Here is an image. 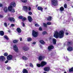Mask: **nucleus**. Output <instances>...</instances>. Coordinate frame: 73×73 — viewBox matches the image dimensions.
<instances>
[{
	"label": "nucleus",
	"mask_w": 73,
	"mask_h": 73,
	"mask_svg": "<svg viewBox=\"0 0 73 73\" xmlns=\"http://www.w3.org/2000/svg\"><path fill=\"white\" fill-rule=\"evenodd\" d=\"M64 31L63 30L60 31L59 33L58 31H56L54 35V36L56 38H58V37L60 38H62L64 37Z\"/></svg>",
	"instance_id": "f257e3e1"
},
{
	"label": "nucleus",
	"mask_w": 73,
	"mask_h": 73,
	"mask_svg": "<svg viewBox=\"0 0 73 73\" xmlns=\"http://www.w3.org/2000/svg\"><path fill=\"white\" fill-rule=\"evenodd\" d=\"M16 5L15 2H13L10 3V6L8 7V10L10 12L11 11L12 13L15 12V11L13 9H12L13 7H15Z\"/></svg>",
	"instance_id": "f03ea898"
},
{
	"label": "nucleus",
	"mask_w": 73,
	"mask_h": 73,
	"mask_svg": "<svg viewBox=\"0 0 73 73\" xmlns=\"http://www.w3.org/2000/svg\"><path fill=\"white\" fill-rule=\"evenodd\" d=\"M51 4L54 7H56L58 5V1L57 0H51Z\"/></svg>",
	"instance_id": "7ed1b4c3"
},
{
	"label": "nucleus",
	"mask_w": 73,
	"mask_h": 73,
	"mask_svg": "<svg viewBox=\"0 0 73 73\" xmlns=\"http://www.w3.org/2000/svg\"><path fill=\"white\" fill-rule=\"evenodd\" d=\"M38 33L34 30H33L32 31V35L34 37H37L38 36Z\"/></svg>",
	"instance_id": "20e7f679"
},
{
	"label": "nucleus",
	"mask_w": 73,
	"mask_h": 73,
	"mask_svg": "<svg viewBox=\"0 0 73 73\" xmlns=\"http://www.w3.org/2000/svg\"><path fill=\"white\" fill-rule=\"evenodd\" d=\"M13 49L15 52H18L19 49L17 47V46L15 44L13 46Z\"/></svg>",
	"instance_id": "39448f33"
},
{
	"label": "nucleus",
	"mask_w": 73,
	"mask_h": 73,
	"mask_svg": "<svg viewBox=\"0 0 73 73\" xmlns=\"http://www.w3.org/2000/svg\"><path fill=\"white\" fill-rule=\"evenodd\" d=\"M13 58V56L12 55H8L7 57V60L8 61H10L12 60Z\"/></svg>",
	"instance_id": "423d86ee"
},
{
	"label": "nucleus",
	"mask_w": 73,
	"mask_h": 73,
	"mask_svg": "<svg viewBox=\"0 0 73 73\" xmlns=\"http://www.w3.org/2000/svg\"><path fill=\"white\" fill-rule=\"evenodd\" d=\"M50 70V68L49 66L46 67L44 68V70L45 72H49Z\"/></svg>",
	"instance_id": "0eeeda50"
},
{
	"label": "nucleus",
	"mask_w": 73,
	"mask_h": 73,
	"mask_svg": "<svg viewBox=\"0 0 73 73\" xmlns=\"http://www.w3.org/2000/svg\"><path fill=\"white\" fill-rule=\"evenodd\" d=\"M54 49V46L52 45H49L48 47V50L49 51H50L51 50H52Z\"/></svg>",
	"instance_id": "6e6552de"
},
{
	"label": "nucleus",
	"mask_w": 73,
	"mask_h": 73,
	"mask_svg": "<svg viewBox=\"0 0 73 73\" xmlns=\"http://www.w3.org/2000/svg\"><path fill=\"white\" fill-rule=\"evenodd\" d=\"M44 58H45V56L43 55H41L39 56L38 60L39 61H42Z\"/></svg>",
	"instance_id": "1a4fd4ad"
},
{
	"label": "nucleus",
	"mask_w": 73,
	"mask_h": 73,
	"mask_svg": "<svg viewBox=\"0 0 73 73\" xmlns=\"http://www.w3.org/2000/svg\"><path fill=\"white\" fill-rule=\"evenodd\" d=\"M5 59V58L4 56H0V61L3 62V61H4Z\"/></svg>",
	"instance_id": "9d476101"
},
{
	"label": "nucleus",
	"mask_w": 73,
	"mask_h": 73,
	"mask_svg": "<svg viewBox=\"0 0 73 73\" xmlns=\"http://www.w3.org/2000/svg\"><path fill=\"white\" fill-rule=\"evenodd\" d=\"M40 64H41V67H42L46 65L47 64V63L45 61H42L40 63Z\"/></svg>",
	"instance_id": "9b49d317"
},
{
	"label": "nucleus",
	"mask_w": 73,
	"mask_h": 73,
	"mask_svg": "<svg viewBox=\"0 0 73 73\" xmlns=\"http://www.w3.org/2000/svg\"><path fill=\"white\" fill-rule=\"evenodd\" d=\"M8 19L11 22H12V21H13V22H14V21H15V19L13 17H9V18H8Z\"/></svg>",
	"instance_id": "f8f14e48"
},
{
	"label": "nucleus",
	"mask_w": 73,
	"mask_h": 73,
	"mask_svg": "<svg viewBox=\"0 0 73 73\" xmlns=\"http://www.w3.org/2000/svg\"><path fill=\"white\" fill-rule=\"evenodd\" d=\"M23 9L25 12H28V7L26 6H24L23 7Z\"/></svg>",
	"instance_id": "ddd939ff"
},
{
	"label": "nucleus",
	"mask_w": 73,
	"mask_h": 73,
	"mask_svg": "<svg viewBox=\"0 0 73 73\" xmlns=\"http://www.w3.org/2000/svg\"><path fill=\"white\" fill-rule=\"evenodd\" d=\"M67 50L70 52L73 51V47L70 46H69L67 48Z\"/></svg>",
	"instance_id": "4468645a"
},
{
	"label": "nucleus",
	"mask_w": 73,
	"mask_h": 73,
	"mask_svg": "<svg viewBox=\"0 0 73 73\" xmlns=\"http://www.w3.org/2000/svg\"><path fill=\"white\" fill-rule=\"evenodd\" d=\"M29 48L26 46H25L23 47V49L24 51H27L29 50Z\"/></svg>",
	"instance_id": "2eb2a0df"
},
{
	"label": "nucleus",
	"mask_w": 73,
	"mask_h": 73,
	"mask_svg": "<svg viewBox=\"0 0 73 73\" xmlns=\"http://www.w3.org/2000/svg\"><path fill=\"white\" fill-rule=\"evenodd\" d=\"M28 19L29 21V22H32V21L33 20L32 17L31 16H29L28 17Z\"/></svg>",
	"instance_id": "dca6fc26"
},
{
	"label": "nucleus",
	"mask_w": 73,
	"mask_h": 73,
	"mask_svg": "<svg viewBox=\"0 0 73 73\" xmlns=\"http://www.w3.org/2000/svg\"><path fill=\"white\" fill-rule=\"evenodd\" d=\"M37 9L39 11H41V12H42L43 11V8H42L41 7L38 6Z\"/></svg>",
	"instance_id": "f3484780"
},
{
	"label": "nucleus",
	"mask_w": 73,
	"mask_h": 73,
	"mask_svg": "<svg viewBox=\"0 0 73 73\" xmlns=\"http://www.w3.org/2000/svg\"><path fill=\"white\" fill-rule=\"evenodd\" d=\"M22 72L23 73H29L28 71L26 69L24 68Z\"/></svg>",
	"instance_id": "a211bd4d"
},
{
	"label": "nucleus",
	"mask_w": 73,
	"mask_h": 73,
	"mask_svg": "<svg viewBox=\"0 0 73 73\" xmlns=\"http://www.w3.org/2000/svg\"><path fill=\"white\" fill-rule=\"evenodd\" d=\"M17 31L18 33H20L21 32V30L20 28H17Z\"/></svg>",
	"instance_id": "6ab92c4d"
},
{
	"label": "nucleus",
	"mask_w": 73,
	"mask_h": 73,
	"mask_svg": "<svg viewBox=\"0 0 73 73\" xmlns=\"http://www.w3.org/2000/svg\"><path fill=\"white\" fill-rule=\"evenodd\" d=\"M52 42L54 45H55L56 44V39L54 38H53Z\"/></svg>",
	"instance_id": "aec40b11"
},
{
	"label": "nucleus",
	"mask_w": 73,
	"mask_h": 73,
	"mask_svg": "<svg viewBox=\"0 0 73 73\" xmlns=\"http://www.w3.org/2000/svg\"><path fill=\"white\" fill-rule=\"evenodd\" d=\"M52 17L51 16H49L46 19L47 21H50L52 20Z\"/></svg>",
	"instance_id": "412c9836"
},
{
	"label": "nucleus",
	"mask_w": 73,
	"mask_h": 73,
	"mask_svg": "<svg viewBox=\"0 0 73 73\" xmlns=\"http://www.w3.org/2000/svg\"><path fill=\"white\" fill-rule=\"evenodd\" d=\"M39 42L40 43H41V44H42V45H44V44H45V42L43 40H39Z\"/></svg>",
	"instance_id": "4be33fe9"
},
{
	"label": "nucleus",
	"mask_w": 73,
	"mask_h": 73,
	"mask_svg": "<svg viewBox=\"0 0 73 73\" xmlns=\"http://www.w3.org/2000/svg\"><path fill=\"white\" fill-rule=\"evenodd\" d=\"M0 35L1 36H3L4 35V32L3 31H0Z\"/></svg>",
	"instance_id": "5701e85b"
},
{
	"label": "nucleus",
	"mask_w": 73,
	"mask_h": 73,
	"mask_svg": "<svg viewBox=\"0 0 73 73\" xmlns=\"http://www.w3.org/2000/svg\"><path fill=\"white\" fill-rule=\"evenodd\" d=\"M3 10L5 13H7L8 12V9H7V7H4Z\"/></svg>",
	"instance_id": "b1692460"
},
{
	"label": "nucleus",
	"mask_w": 73,
	"mask_h": 73,
	"mask_svg": "<svg viewBox=\"0 0 73 73\" xmlns=\"http://www.w3.org/2000/svg\"><path fill=\"white\" fill-rule=\"evenodd\" d=\"M69 72L70 73V72H73V67H72L69 69Z\"/></svg>",
	"instance_id": "393cba45"
},
{
	"label": "nucleus",
	"mask_w": 73,
	"mask_h": 73,
	"mask_svg": "<svg viewBox=\"0 0 73 73\" xmlns=\"http://www.w3.org/2000/svg\"><path fill=\"white\" fill-rule=\"evenodd\" d=\"M60 11H64V8L63 7H62L60 8Z\"/></svg>",
	"instance_id": "a878e982"
},
{
	"label": "nucleus",
	"mask_w": 73,
	"mask_h": 73,
	"mask_svg": "<svg viewBox=\"0 0 73 73\" xmlns=\"http://www.w3.org/2000/svg\"><path fill=\"white\" fill-rule=\"evenodd\" d=\"M13 42L14 44H16V43L18 42V40H13Z\"/></svg>",
	"instance_id": "bb28decb"
},
{
	"label": "nucleus",
	"mask_w": 73,
	"mask_h": 73,
	"mask_svg": "<svg viewBox=\"0 0 73 73\" xmlns=\"http://www.w3.org/2000/svg\"><path fill=\"white\" fill-rule=\"evenodd\" d=\"M22 59L26 61V60H28V58L25 56H23L22 57Z\"/></svg>",
	"instance_id": "cd10ccee"
},
{
	"label": "nucleus",
	"mask_w": 73,
	"mask_h": 73,
	"mask_svg": "<svg viewBox=\"0 0 73 73\" xmlns=\"http://www.w3.org/2000/svg\"><path fill=\"white\" fill-rule=\"evenodd\" d=\"M42 35H48V33H47V32L46 31H44L42 32Z\"/></svg>",
	"instance_id": "c85d7f7f"
},
{
	"label": "nucleus",
	"mask_w": 73,
	"mask_h": 73,
	"mask_svg": "<svg viewBox=\"0 0 73 73\" xmlns=\"http://www.w3.org/2000/svg\"><path fill=\"white\" fill-rule=\"evenodd\" d=\"M23 3H27V0H21Z\"/></svg>",
	"instance_id": "c756f323"
},
{
	"label": "nucleus",
	"mask_w": 73,
	"mask_h": 73,
	"mask_svg": "<svg viewBox=\"0 0 73 73\" xmlns=\"http://www.w3.org/2000/svg\"><path fill=\"white\" fill-rule=\"evenodd\" d=\"M8 55V53L7 52H5L4 54V56L5 57L7 56Z\"/></svg>",
	"instance_id": "7c9ffc66"
},
{
	"label": "nucleus",
	"mask_w": 73,
	"mask_h": 73,
	"mask_svg": "<svg viewBox=\"0 0 73 73\" xmlns=\"http://www.w3.org/2000/svg\"><path fill=\"white\" fill-rule=\"evenodd\" d=\"M28 41H31L32 40V38H31L29 37L27 39Z\"/></svg>",
	"instance_id": "2f4dec72"
},
{
	"label": "nucleus",
	"mask_w": 73,
	"mask_h": 73,
	"mask_svg": "<svg viewBox=\"0 0 73 73\" xmlns=\"http://www.w3.org/2000/svg\"><path fill=\"white\" fill-rule=\"evenodd\" d=\"M25 20H27V18L25 17H24L23 19H22V21L24 22V21H25Z\"/></svg>",
	"instance_id": "473e14b6"
},
{
	"label": "nucleus",
	"mask_w": 73,
	"mask_h": 73,
	"mask_svg": "<svg viewBox=\"0 0 73 73\" xmlns=\"http://www.w3.org/2000/svg\"><path fill=\"white\" fill-rule=\"evenodd\" d=\"M4 37L5 38V39H6V40H9V38L8 37V36L6 35H4Z\"/></svg>",
	"instance_id": "72a5a7b5"
},
{
	"label": "nucleus",
	"mask_w": 73,
	"mask_h": 73,
	"mask_svg": "<svg viewBox=\"0 0 73 73\" xmlns=\"http://www.w3.org/2000/svg\"><path fill=\"white\" fill-rule=\"evenodd\" d=\"M23 16H20L19 17V19H21V20L23 19Z\"/></svg>",
	"instance_id": "f704fd0d"
},
{
	"label": "nucleus",
	"mask_w": 73,
	"mask_h": 73,
	"mask_svg": "<svg viewBox=\"0 0 73 73\" xmlns=\"http://www.w3.org/2000/svg\"><path fill=\"white\" fill-rule=\"evenodd\" d=\"M36 66L38 67V68H40L41 66V64H36Z\"/></svg>",
	"instance_id": "c9c22d12"
},
{
	"label": "nucleus",
	"mask_w": 73,
	"mask_h": 73,
	"mask_svg": "<svg viewBox=\"0 0 73 73\" xmlns=\"http://www.w3.org/2000/svg\"><path fill=\"white\" fill-rule=\"evenodd\" d=\"M43 26L44 27H45L46 28L47 27V25H46V24L45 23H43Z\"/></svg>",
	"instance_id": "e433bc0d"
},
{
	"label": "nucleus",
	"mask_w": 73,
	"mask_h": 73,
	"mask_svg": "<svg viewBox=\"0 0 73 73\" xmlns=\"http://www.w3.org/2000/svg\"><path fill=\"white\" fill-rule=\"evenodd\" d=\"M51 24H52V23H51V22H48L47 23V24L48 25H51Z\"/></svg>",
	"instance_id": "4c0bfd02"
},
{
	"label": "nucleus",
	"mask_w": 73,
	"mask_h": 73,
	"mask_svg": "<svg viewBox=\"0 0 73 73\" xmlns=\"http://www.w3.org/2000/svg\"><path fill=\"white\" fill-rule=\"evenodd\" d=\"M35 27H39L40 26V25H39L37 23H36L35 24Z\"/></svg>",
	"instance_id": "58836bf2"
},
{
	"label": "nucleus",
	"mask_w": 73,
	"mask_h": 73,
	"mask_svg": "<svg viewBox=\"0 0 73 73\" xmlns=\"http://www.w3.org/2000/svg\"><path fill=\"white\" fill-rule=\"evenodd\" d=\"M30 66H31V68H33V64H32L31 63H30Z\"/></svg>",
	"instance_id": "ea45409f"
},
{
	"label": "nucleus",
	"mask_w": 73,
	"mask_h": 73,
	"mask_svg": "<svg viewBox=\"0 0 73 73\" xmlns=\"http://www.w3.org/2000/svg\"><path fill=\"white\" fill-rule=\"evenodd\" d=\"M67 45H68L70 46L71 45V42H67Z\"/></svg>",
	"instance_id": "a19ab883"
},
{
	"label": "nucleus",
	"mask_w": 73,
	"mask_h": 73,
	"mask_svg": "<svg viewBox=\"0 0 73 73\" xmlns=\"http://www.w3.org/2000/svg\"><path fill=\"white\" fill-rule=\"evenodd\" d=\"M64 8H67V4H65L64 5Z\"/></svg>",
	"instance_id": "79ce46f5"
},
{
	"label": "nucleus",
	"mask_w": 73,
	"mask_h": 73,
	"mask_svg": "<svg viewBox=\"0 0 73 73\" xmlns=\"http://www.w3.org/2000/svg\"><path fill=\"white\" fill-rule=\"evenodd\" d=\"M6 69H7V70H10V69H11V67H7V68H6Z\"/></svg>",
	"instance_id": "37998d69"
},
{
	"label": "nucleus",
	"mask_w": 73,
	"mask_h": 73,
	"mask_svg": "<svg viewBox=\"0 0 73 73\" xmlns=\"http://www.w3.org/2000/svg\"><path fill=\"white\" fill-rule=\"evenodd\" d=\"M39 31H42V29L41 27H40L39 29Z\"/></svg>",
	"instance_id": "c03bdc74"
},
{
	"label": "nucleus",
	"mask_w": 73,
	"mask_h": 73,
	"mask_svg": "<svg viewBox=\"0 0 73 73\" xmlns=\"http://www.w3.org/2000/svg\"><path fill=\"white\" fill-rule=\"evenodd\" d=\"M4 25L5 26V27H7V23L6 22H5L4 23Z\"/></svg>",
	"instance_id": "a18cd8bd"
},
{
	"label": "nucleus",
	"mask_w": 73,
	"mask_h": 73,
	"mask_svg": "<svg viewBox=\"0 0 73 73\" xmlns=\"http://www.w3.org/2000/svg\"><path fill=\"white\" fill-rule=\"evenodd\" d=\"M29 15H32V13L30 11V12H29Z\"/></svg>",
	"instance_id": "49530a36"
},
{
	"label": "nucleus",
	"mask_w": 73,
	"mask_h": 73,
	"mask_svg": "<svg viewBox=\"0 0 73 73\" xmlns=\"http://www.w3.org/2000/svg\"><path fill=\"white\" fill-rule=\"evenodd\" d=\"M22 24H23V27H25V24H24V23H23V22H22Z\"/></svg>",
	"instance_id": "de8ad7c7"
},
{
	"label": "nucleus",
	"mask_w": 73,
	"mask_h": 73,
	"mask_svg": "<svg viewBox=\"0 0 73 73\" xmlns=\"http://www.w3.org/2000/svg\"><path fill=\"white\" fill-rule=\"evenodd\" d=\"M8 60H7L5 61V64H7V63H8Z\"/></svg>",
	"instance_id": "09e8293b"
},
{
	"label": "nucleus",
	"mask_w": 73,
	"mask_h": 73,
	"mask_svg": "<svg viewBox=\"0 0 73 73\" xmlns=\"http://www.w3.org/2000/svg\"><path fill=\"white\" fill-rule=\"evenodd\" d=\"M0 17L1 18H3L4 17H3V15H0Z\"/></svg>",
	"instance_id": "8fccbe9b"
},
{
	"label": "nucleus",
	"mask_w": 73,
	"mask_h": 73,
	"mask_svg": "<svg viewBox=\"0 0 73 73\" xmlns=\"http://www.w3.org/2000/svg\"><path fill=\"white\" fill-rule=\"evenodd\" d=\"M11 27H14V26H15V24H11Z\"/></svg>",
	"instance_id": "3c124183"
},
{
	"label": "nucleus",
	"mask_w": 73,
	"mask_h": 73,
	"mask_svg": "<svg viewBox=\"0 0 73 73\" xmlns=\"http://www.w3.org/2000/svg\"><path fill=\"white\" fill-rule=\"evenodd\" d=\"M29 10L30 11H31V7H29Z\"/></svg>",
	"instance_id": "603ef678"
},
{
	"label": "nucleus",
	"mask_w": 73,
	"mask_h": 73,
	"mask_svg": "<svg viewBox=\"0 0 73 73\" xmlns=\"http://www.w3.org/2000/svg\"><path fill=\"white\" fill-rule=\"evenodd\" d=\"M3 7V4H0V7Z\"/></svg>",
	"instance_id": "864d4df0"
},
{
	"label": "nucleus",
	"mask_w": 73,
	"mask_h": 73,
	"mask_svg": "<svg viewBox=\"0 0 73 73\" xmlns=\"http://www.w3.org/2000/svg\"><path fill=\"white\" fill-rule=\"evenodd\" d=\"M66 35H69V33H65Z\"/></svg>",
	"instance_id": "5fc2aeb1"
},
{
	"label": "nucleus",
	"mask_w": 73,
	"mask_h": 73,
	"mask_svg": "<svg viewBox=\"0 0 73 73\" xmlns=\"http://www.w3.org/2000/svg\"><path fill=\"white\" fill-rule=\"evenodd\" d=\"M20 41H23V38H20Z\"/></svg>",
	"instance_id": "6e6d98bb"
},
{
	"label": "nucleus",
	"mask_w": 73,
	"mask_h": 73,
	"mask_svg": "<svg viewBox=\"0 0 73 73\" xmlns=\"http://www.w3.org/2000/svg\"><path fill=\"white\" fill-rule=\"evenodd\" d=\"M36 42H33V44H36Z\"/></svg>",
	"instance_id": "4d7b16f0"
},
{
	"label": "nucleus",
	"mask_w": 73,
	"mask_h": 73,
	"mask_svg": "<svg viewBox=\"0 0 73 73\" xmlns=\"http://www.w3.org/2000/svg\"><path fill=\"white\" fill-rule=\"evenodd\" d=\"M8 32H9V33H11V31L10 30L8 31Z\"/></svg>",
	"instance_id": "13d9d810"
},
{
	"label": "nucleus",
	"mask_w": 73,
	"mask_h": 73,
	"mask_svg": "<svg viewBox=\"0 0 73 73\" xmlns=\"http://www.w3.org/2000/svg\"><path fill=\"white\" fill-rule=\"evenodd\" d=\"M45 10H46V9H47V7H46L44 8Z\"/></svg>",
	"instance_id": "bf43d9fd"
},
{
	"label": "nucleus",
	"mask_w": 73,
	"mask_h": 73,
	"mask_svg": "<svg viewBox=\"0 0 73 73\" xmlns=\"http://www.w3.org/2000/svg\"><path fill=\"white\" fill-rule=\"evenodd\" d=\"M50 40H52V38L51 37H50Z\"/></svg>",
	"instance_id": "052dcab7"
},
{
	"label": "nucleus",
	"mask_w": 73,
	"mask_h": 73,
	"mask_svg": "<svg viewBox=\"0 0 73 73\" xmlns=\"http://www.w3.org/2000/svg\"><path fill=\"white\" fill-rule=\"evenodd\" d=\"M38 7V5H37L36 6V8H37V7Z\"/></svg>",
	"instance_id": "680f3d73"
},
{
	"label": "nucleus",
	"mask_w": 73,
	"mask_h": 73,
	"mask_svg": "<svg viewBox=\"0 0 73 73\" xmlns=\"http://www.w3.org/2000/svg\"><path fill=\"white\" fill-rule=\"evenodd\" d=\"M43 73H47L46 72H43Z\"/></svg>",
	"instance_id": "e2e57ef3"
},
{
	"label": "nucleus",
	"mask_w": 73,
	"mask_h": 73,
	"mask_svg": "<svg viewBox=\"0 0 73 73\" xmlns=\"http://www.w3.org/2000/svg\"><path fill=\"white\" fill-rule=\"evenodd\" d=\"M64 73H67V72H66L65 71L64 72Z\"/></svg>",
	"instance_id": "0e129e2a"
},
{
	"label": "nucleus",
	"mask_w": 73,
	"mask_h": 73,
	"mask_svg": "<svg viewBox=\"0 0 73 73\" xmlns=\"http://www.w3.org/2000/svg\"><path fill=\"white\" fill-rule=\"evenodd\" d=\"M67 1H70V0H66Z\"/></svg>",
	"instance_id": "69168bd1"
},
{
	"label": "nucleus",
	"mask_w": 73,
	"mask_h": 73,
	"mask_svg": "<svg viewBox=\"0 0 73 73\" xmlns=\"http://www.w3.org/2000/svg\"><path fill=\"white\" fill-rule=\"evenodd\" d=\"M25 66H28V65L26 64V65H25Z\"/></svg>",
	"instance_id": "338daca9"
},
{
	"label": "nucleus",
	"mask_w": 73,
	"mask_h": 73,
	"mask_svg": "<svg viewBox=\"0 0 73 73\" xmlns=\"http://www.w3.org/2000/svg\"><path fill=\"white\" fill-rule=\"evenodd\" d=\"M72 8H73V6H72Z\"/></svg>",
	"instance_id": "774afa93"
}]
</instances>
